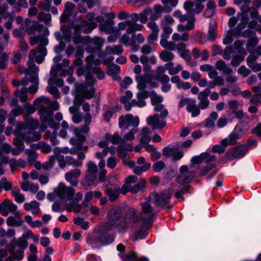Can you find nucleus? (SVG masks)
Wrapping results in <instances>:
<instances>
[{
  "mask_svg": "<svg viewBox=\"0 0 261 261\" xmlns=\"http://www.w3.org/2000/svg\"><path fill=\"white\" fill-rule=\"evenodd\" d=\"M35 51L34 49L30 51L29 55V60L28 62V68H26L23 66H19L18 71L20 73H25L26 76L21 81H17L14 80L12 81L13 85L15 87H18L20 85L22 86H27L29 84V80L28 76L30 77L39 71V67L36 66L34 62L35 58Z\"/></svg>",
  "mask_w": 261,
  "mask_h": 261,
  "instance_id": "obj_1",
  "label": "nucleus"
},
{
  "mask_svg": "<svg viewBox=\"0 0 261 261\" xmlns=\"http://www.w3.org/2000/svg\"><path fill=\"white\" fill-rule=\"evenodd\" d=\"M14 134L16 136L15 139H18L22 143H30L32 142L37 141L41 138L39 132L32 131L27 129L26 124L23 122H18Z\"/></svg>",
  "mask_w": 261,
  "mask_h": 261,
  "instance_id": "obj_2",
  "label": "nucleus"
},
{
  "mask_svg": "<svg viewBox=\"0 0 261 261\" xmlns=\"http://www.w3.org/2000/svg\"><path fill=\"white\" fill-rule=\"evenodd\" d=\"M121 210L118 206H115L109 210L107 213V221L105 223L103 227L106 230H111L113 228H117L120 232Z\"/></svg>",
  "mask_w": 261,
  "mask_h": 261,
  "instance_id": "obj_3",
  "label": "nucleus"
},
{
  "mask_svg": "<svg viewBox=\"0 0 261 261\" xmlns=\"http://www.w3.org/2000/svg\"><path fill=\"white\" fill-rule=\"evenodd\" d=\"M248 130V124L246 122H241L237 125L233 131L226 138L221 141L224 147L228 145H234L237 143V140L242 137Z\"/></svg>",
  "mask_w": 261,
  "mask_h": 261,
  "instance_id": "obj_4",
  "label": "nucleus"
},
{
  "mask_svg": "<svg viewBox=\"0 0 261 261\" xmlns=\"http://www.w3.org/2000/svg\"><path fill=\"white\" fill-rule=\"evenodd\" d=\"M141 220L134 208L130 207L124 214L123 220L121 221L120 232H124L129 227H134Z\"/></svg>",
  "mask_w": 261,
  "mask_h": 261,
  "instance_id": "obj_5",
  "label": "nucleus"
},
{
  "mask_svg": "<svg viewBox=\"0 0 261 261\" xmlns=\"http://www.w3.org/2000/svg\"><path fill=\"white\" fill-rule=\"evenodd\" d=\"M77 90L78 94L76 95L74 99V104L80 107L84 100V98L87 99H91L94 96L95 92V90L94 87H91L90 89L86 86V85H80L77 88Z\"/></svg>",
  "mask_w": 261,
  "mask_h": 261,
  "instance_id": "obj_6",
  "label": "nucleus"
},
{
  "mask_svg": "<svg viewBox=\"0 0 261 261\" xmlns=\"http://www.w3.org/2000/svg\"><path fill=\"white\" fill-rule=\"evenodd\" d=\"M151 200L141 203V209L143 214L141 215V220L143 226L149 227L151 226L155 213L153 208L150 204Z\"/></svg>",
  "mask_w": 261,
  "mask_h": 261,
  "instance_id": "obj_7",
  "label": "nucleus"
},
{
  "mask_svg": "<svg viewBox=\"0 0 261 261\" xmlns=\"http://www.w3.org/2000/svg\"><path fill=\"white\" fill-rule=\"evenodd\" d=\"M195 172L189 170L186 165H182L180 167L179 173L176 177V181L180 185L188 184L195 177Z\"/></svg>",
  "mask_w": 261,
  "mask_h": 261,
  "instance_id": "obj_8",
  "label": "nucleus"
},
{
  "mask_svg": "<svg viewBox=\"0 0 261 261\" xmlns=\"http://www.w3.org/2000/svg\"><path fill=\"white\" fill-rule=\"evenodd\" d=\"M172 197V192L169 189L165 190L160 194L152 193L149 195V199L154 201L158 206H163L168 203Z\"/></svg>",
  "mask_w": 261,
  "mask_h": 261,
  "instance_id": "obj_9",
  "label": "nucleus"
},
{
  "mask_svg": "<svg viewBox=\"0 0 261 261\" xmlns=\"http://www.w3.org/2000/svg\"><path fill=\"white\" fill-rule=\"evenodd\" d=\"M75 193V190L71 187L66 186L63 183H60L56 190L57 196L67 201L71 200Z\"/></svg>",
  "mask_w": 261,
  "mask_h": 261,
  "instance_id": "obj_10",
  "label": "nucleus"
},
{
  "mask_svg": "<svg viewBox=\"0 0 261 261\" xmlns=\"http://www.w3.org/2000/svg\"><path fill=\"white\" fill-rule=\"evenodd\" d=\"M139 118L138 116L134 117L132 114H128L125 116L122 115L119 117V127L120 128L125 127L128 128L130 126L136 127L139 125Z\"/></svg>",
  "mask_w": 261,
  "mask_h": 261,
  "instance_id": "obj_11",
  "label": "nucleus"
},
{
  "mask_svg": "<svg viewBox=\"0 0 261 261\" xmlns=\"http://www.w3.org/2000/svg\"><path fill=\"white\" fill-rule=\"evenodd\" d=\"M160 114H155L153 116H150L146 119L148 124L151 126L153 129H162L166 125V122L164 119L167 117H163L162 111H160Z\"/></svg>",
  "mask_w": 261,
  "mask_h": 261,
  "instance_id": "obj_12",
  "label": "nucleus"
},
{
  "mask_svg": "<svg viewBox=\"0 0 261 261\" xmlns=\"http://www.w3.org/2000/svg\"><path fill=\"white\" fill-rule=\"evenodd\" d=\"M34 105L39 110L40 117L51 112L49 108V99L45 96L37 98L33 102Z\"/></svg>",
  "mask_w": 261,
  "mask_h": 261,
  "instance_id": "obj_13",
  "label": "nucleus"
},
{
  "mask_svg": "<svg viewBox=\"0 0 261 261\" xmlns=\"http://www.w3.org/2000/svg\"><path fill=\"white\" fill-rule=\"evenodd\" d=\"M150 99L152 105L154 106V111L158 112L162 111V115L163 117L167 116L168 115V110L165 108L164 105L161 104L163 99V97L158 95L154 91H152Z\"/></svg>",
  "mask_w": 261,
  "mask_h": 261,
  "instance_id": "obj_14",
  "label": "nucleus"
},
{
  "mask_svg": "<svg viewBox=\"0 0 261 261\" xmlns=\"http://www.w3.org/2000/svg\"><path fill=\"white\" fill-rule=\"evenodd\" d=\"M247 148L243 145H240L229 150L226 154L227 159L233 160L240 159L246 154Z\"/></svg>",
  "mask_w": 261,
  "mask_h": 261,
  "instance_id": "obj_15",
  "label": "nucleus"
},
{
  "mask_svg": "<svg viewBox=\"0 0 261 261\" xmlns=\"http://www.w3.org/2000/svg\"><path fill=\"white\" fill-rule=\"evenodd\" d=\"M86 166L87 170L86 171L85 180L87 182H93L97 178L98 171L97 166L92 161L88 162Z\"/></svg>",
  "mask_w": 261,
  "mask_h": 261,
  "instance_id": "obj_16",
  "label": "nucleus"
},
{
  "mask_svg": "<svg viewBox=\"0 0 261 261\" xmlns=\"http://www.w3.org/2000/svg\"><path fill=\"white\" fill-rule=\"evenodd\" d=\"M172 11V8L167 6L162 7L160 5H155L151 9L149 19L150 21H153L160 18L163 12L169 13Z\"/></svg>",
  "mask_w": 261,
  "mask_h": 261,
  "instance_id": "obj_17",
  "label": "nucleus"
},
{
  "mask_svg": "<svg viewBox=\"0 0 261 261\" xmlns=\"http://www.w3.org/2000/svg\"><path fill=\"white\" fill-rule=\"evenodd\" d=\"M184 7L187 13L191 15H194L202 11L204 6L200 3H196L195 5L193 2L187 1L184 3Z\"/></svg>",
  "mask_w": 261,
  "mask_h": 261,
  "instance_id": "obj_18",
  "label": "nucleus"
},
{
  "mask_svg": "<svg viewBox=\"0 0 261 261\" xmlns=\"http://www.w3.org/2000/svg\"><path fill=\"white\" fill-rule=\"evenodd\" d=\"M43 33V36H48L49 31L47 28L44 27L43 25L40 24L36 21L33 22V24L26 29V32L28 35L36 34L38 32L40 34L41 32Z\"/></svg>",
  "mask_w": 261,
  "mask_h": 261,
  "instance_id": "obj_19",
  "label": "nucleus"
},
{
  "mask_svg": "<svg viewBox=\"0 0 261 261\" xmlns=\"http://www.w3.org/2000/svg\"><path fill=\"white\" fill-rule=\"evenodd\" d=\"M211 93L210 88H205L202 91L199 93L198 99L199 100V107L202 110H204L208 107L210 101L208 99V96Z\"/></svg>",
  "mask_w": 261,
  "mask_h": 261,
  "instance_id": "obj_20",
  "label": "nucleus"
},
{
  "mask_svg": "<svg viewBox=\"0 0 261 261\" xmlns=\"http://www.w3.org/2000/svg\"><path fill=\"white\" fill-rule=\"evenodd\" d=\"M42 123H46L50 128H54L56 130L59 128L60 125L56 123L53 119V113L50 112L45 115H43L40 117Z\"/></svg>",
  "mask_w": 261,
  "mask_h": 261,
  "instance_id": "obj_21",
  "label": "nucleus"
},
{
  "mask_svg": "<svg viewBox=\"0 0 261 261\" xmlns=\"http://www.w3.org/2000/svg\"><path fill=\"white\" fill-rule=\"evenodd\" d=\"M81 175V171L79 169H75L67 172L65 175L66 180L72 186L76 187L78 181L76 179Z\"/></svg>",
  "mask_w": 261,
  "mask_h": 261,
  "instance_id": "obj_22",
  "label": "nucleus"
},
{
  "mask_svg": "<svg viewBox=\"0 0 261 261\" xmlns=\"http://www.w3.org/2000/svg\"><path fill=\"white\" fill-rule=\"evenodd\" d=\"M94 25L87 20H83L80 23L74 26L73 29L75 32L82 31L85 34L90 33L92 30L95 28Z\"/></svg>",
  "mask_w": 261,
  "mask_h": 261,
  "instance_id": "obj_23",
  "label": "nucleus"
},
{
  "mask_svg": "<svg viewBox=\"0 0 261 261\" xmlns=\"http://www.w3.org/2000/svg\"><path fill=\"white\" fill-rule=\"evenodd\" d=\"M147 26L152 31V33L148 37V41L152 42L156 41L160 31L158 25L155 22L149 21L147 23Z\"/></svg>",
  "mask_w": 261,
  "mask_h": 261,
  "instance_id": "obj_24",
  "label": "nucleus"
},
{
  "mask_svg": "<svg viewBox=\"0 0 261 261\" xmlns=\"http://www.w3.org/2000/svg\"><path fill=\"white\" fill-rule=\"evenodd\" d=\"M114 23L113 20H106L99 24V29L101 31H105L108 34H112L116 32V28L113 27Z\"/></svg>",
  "mask_w": 261,
  "mask_h": 261,
  "instance_id": "obj_25",
  "label": "nucleus"
},
{
  "mask_svg": "<svg viewBox=\"0 0 261 261\" xmlns=\"http://www.w3.org/2000/svg\"><path fill=\"white\" fill-rule=\"evenodd\" d=\"M35 51V58L34 60L38 64H41L44 60V57L47 54L46 48L43 45H39L37 49H34Z\"/></svg>",
  "mask_w": 261,
  "mask_h": 261,
  "instance_id": "obj_26",
  "label": "nucleus"
},
{
  "mask_svg": "<svg viewBox=\"0 0 261 261\" xmlns=\"http://www.w3.org/2000/svg\"><path fill=\"white\" fill-rule=\"evenodd\" d=\"M23 222L19 212H16L14 216H9L7 219V224L9 226H20Z\"/></svg>",
  "mask_w": 261,
  "mask_h": 261,
  "instance_id": "obj_27",
  "label": "nucleus"
},
{
  "mask_svg": "<svg viewBox=\"0 0 261 261\" xmlns=\"http://www.w3.org/2000/svg\"><path fill=\"white\" fill-rule=\"evenodd\" d=\"M74 7L75 5L71 2H67L65 4V9L60 17L61 21H66L69 18Z\"/></svg>",
  "mask_w": 261,
  "mask_h": 261,
  "instance_id": "obj_28",
  "label": "nucleus"
},
{
  "mask_svg": "<svg viewBox=\"0 0 261 261\" xmlns=\"http://www.w3.org/2000/svg\"><path fill=\"white\" fill-rule=\"evenodd\" d=\"M135 79L138 84V89L143 90L146 88L147 83L149 81V76L147 74H144L142 75H136Z\"/></svg>",
  "mask_w": 261,
  "mask_h": 261,
  "instance_id": "obj_29",
  "label": "nucleus"
},
{
  "mask_svg": "<svg viewBox=\"0 0 261 261\" xmlns=\"http://www.w3.org/2000/svg\"><path fill=\"white\" fill-rule=\"evenodd\" d=\"M28 245L27 241L24 237H20L17 239L14 238L10 243V245L13 250L16 247L20 248V249H25L28 247Z\"/></svg>",
  "mask_w": 261,
  "mask_h": 261,
  "instance_id": "obj_30",
  "label": "nucleus"
},
{
  "mask_svg": "<svg viewBox=\"0 0 261 261\" xmlns=\"http://www.w3.org/2000/svg\"><path fill=\"white\" fill-rule=\"evenodd\" d=\"M39 206V203L34 200L30 203H24L23 207L26 211H31L33 215H38L40 211Z\"/></svg>",
  "mask_w": 261,
  "mask_h": 261,
  "instance_id": "obj_31",
  "label": "nucleus"
},
{
  "mask_svg": "<svg viewBox=\"0 0 261 261\" xmlns=\"http://www.w3.org/2000/svg\"><path fill=\"white\" fill-rule=\"evenodd\" d=\"M11 146L8 143H3L0 149V162L2 163H7L8 162V158L7 156L4 155V153L8 154L10 152Z\"/></svg>",
  "mask_w": 261,
  "mask_h": 261,
  "instance_id": "obj_32",
  "label": "nucleus"
},
{
  "mask_svg": "<svg viewBox=\"0 0 261 261\" xmlns=\"http://www.w3.org/2000/svg\"><path fill=\"white\" fill-rule=\"evenodd\" d=\"M13 144L16 146L15 148H12L11 147V149L10 152L14 155H17L20 154L21 152H22L25 148V146L23 143L20 142L18 139H14L13 140Z\"/></svg>",
  "mask_w": 261,
  "mask_h": 261,
  "instance_id": "obj_33",
  "label": "nucleus"
},
{
  "mask_svg": "<svg viewBox=\"0 0 261 261\" xmlns=\"http://www.w3.org/2000/svg\"><path fill=\"white\" fill-rule=\"evenodd\" d=\"M106 53L108 55H121L123 52V48L121 45L107 46L105 48Z\"/></svg>",
  "mask_w": 261,
  "mask_h": 261,
  "instance_id": "obj_34",
  "label": "nucleus"
},
{
  "mask_svg": "<svg viewBox=\"0 0 261 261\" xmlns=\"http://www.w3.org/2000/svg\"><path fill=\"white\" fill-rule=\"evenodd\" d=\"M257 58V56H256L254 55H251L247 59V65L254 71H257L261 70V64H257L255 62Z\"/></svg>",
  "mask_w": 261,
  "mask_h": 261,
  "instance_id": "obj_35",
  "label": "nucleus"
},
{
  "mask_svg": "<svg viewBox=\"0 0 261 261\" xmlns=\"http://www.w3.org/2000/svg\"><path fill=\"white\" fill-rule=\"evenodd\" d=\"M31 147L33 149H41L43 153H48L51 151V147L43 141L39 142L36 144H31Z\"/></svg>",
  "mask_w": 261,
  "mask_h": 261,
  "instance_id": "obj_36",
  "label": "nucleus"
},
{
  "mask_svg": "<svg viewBox=\"0 0 261 261\" xmlns=\"http://www.w3.org/2000/svg\"><path fill=\"white\" fill-rule=\"evenodd\" d=\"M87 243L92 248H98L101 246L99 237L96 234H92L87 237Z\"/></svg>",
  "mask_w": 261,
  "mask_h": 261,
  "instance_id": "obj_37",
  "label": "nucleus"
},
{
  "mask_svg": "<svg viewBox=\"0 0 261 261\" xmlns=\"http://www.w3.org/2000/svg\"><path fill=\"white\" fill-rule=\"evenodd\" d=\"M38 75V72L30 77V81L33 84V85H32L29 89H28V91L30 93L34 94L38 90V85L39 84Z\"/></svg>",
  "mask_w": 261,
  "mask_h": 261,
  "instance_id": "obj_38",
  "label": "nucleus"
},
{
  "mask_svg": "<svg viewBox=\"0 0 261 261\" xmlns=\"http://www.w3.org/2000/svg\"><path fill=\"white\" fill-rule=\"evenodd\" d=\"M24 120L26 122V125H29L31 130L34 131L39 125V121L36 119H34L31 116L25 115L24 116Z\"/></svg>",
  "mask_w": 261,
  "mask_h": 261,
  "instance_id": "obj_39",
  "label": "nucleus"
},
{
  "mask_svg": "<svg viewBox=\"0 0 261 261\" xmlns=\"http://www.w3.org/2000/svg\"><path fill=\"white\" fill-rule=\"evenodd\" d=\"M178 147L176 145H170L163 149L162 154L164 156H171L178 150Z\"/></svg>",
  "mask_w": 261,
  "mask_h": 261,
  "instance_id": "obj_40",
  "label": "nucleus"
},
{
  "mask_svg": "<svg viewBox=\"0 0 261 261\" xmlns=\"http://www.w3.org/2000/svg\"><path fill=\"white\" fill-rule=\"evenodd\" d=\"M101 245L105 246L111 244L114 241V236L107 233H102L99 236Z\"/></svg>",
  "mask_w": 261,
  "mask_h": 261,
  "instance_id": "obj_41",
  "label": "nucleus"
},
{
  "mask_svg": "<svg viewBox=\"0 0 261 261\" xmlns=\"http://www.w3.org/2000/svg\"><path fill=\"white\" fill-rule=\"evenodd\" d=\"M20 90H17L15 91V95L16 97L19 98L21 102H25L28 99V96L27 95L28 90L26 88L25 86H23Z\"/></svg>",
  "mask_w": 261,
  "mask_h": 261,
  "instance_id": "obj_42",
  "label": "nucleus"
},
{
  "mask_svg": "<svg viewBox=\"0 0 261 261\" xmlns=\"http://www.w3.org/2000/svg\"><path fill=\"white\" fill-rule=\"evenodd\" d=\"M30 43L31 45H34L36 44L38 41L41 42L42 45L44 46L48 44V40L46 38L42 37L41 34H38L37 36H32L30 37Z\"/></svg>",
  "mask_w": 261,
  "mask_h": 261,
  "instance_id": "obj_43",
  "label": "nucleus"
},
{
  "mask_svg": "<svg viewBox=\"0 0 261 261\" xmlns=\"http://www.w3.org/2000/svg\"><path fill=\"white\" fill-rule=\"evenodd\" d=\"M9 164L12 169L17 167L24 168L26 166L25 161L21 159H19L18 160L12 159L9 161Z\"/></svg>",
  "mask_w": 261,
  "mask_h": 261,
  "instance_id": "obj_44",
  "label": "nucleus"
},
{
  "mask_svg": "<svg viewBox=\"0 0 261 261\" xmlns=\"http://www.w3.org/2000/svg\"><path fill=\"white\" fill-rule=\"evenodd\" d=\"M161 60L164 62H169L173 60L174 56L171 51L163 50L161 52L159 55Z\"/></svg>",
  "mask_w": 261,
  "mask_h": 261,
  "instance_id": "obj_45",
  "label": "nucleus"
},
{
  "mask_svg": "<svg viewBox=\"0 0 261 261\" xmlns=\"http://www.w3.org/2000/svg\"><path fill=\"white\" fill-rule=\"evenodd\" d=\"M161 45L166 50L173 51L176 49V44L174 41H168V39L161 40Z\"/></svg>",
  "mask_w": 261,
  "mask_h": 261,
  "instance_id": "obj_46",
  "label": "nucleus"
},
{
  "mask_svg": "<svg viewBox=\"0 0 261 261\" xmlns=\"http://www.w3.org/2000/svg\"><path fill=\"white\" fill-rule=\"evenodd\" d=\"M218 117V114L215 112H212L210 117H208L205 122V126L208 128H213L215 126V120H216Z\"/></svg>",
  "mask_w": 261,
  "mask_h": 261,
  "instance_id": "obj_47",
  "label": "nucleus"
},
{
  "mask_svg": "<svg viewBox=\"0 0 261 261\" xmlns=\"http://www.w3.org/2000/svg\"><path fill=\"white\" fill-rule=\"evenodd\" d=\"M11 193L14 197L16 202L21 203L24 201V196L19 192V190L18 188H14L11 191Z\"/></svg>",
  "mask_w": 261,
  "mask_h": 261,
  "instance_id": "obj_48",
  "label": "nucleus"
},
{
  "mask_svg": "<svg viewBox=\"0 0 261 261\" xmlns=\"http://www.w3.org/2000/svg\"><path fill=\"white\" fill-rule=\"evenodd\" d=\"M118 255L122 261H137V253L134 252H132L127 254L120 253Z\"/></svg>",
  "mask_w": 261,
  "mask_h": 261,
  "instance_id": "obj_49",
  "label": "nucleus"
},
{
  "mask_svg": "<svg viewBox=\"0 0 261 261\" xmlns=\"http://www.w3.org/2000/svg\"><path fill=\"white\" fill-rule=\"evenodd\" d=\"M244 43V40H237L234 41L232 47L236 49V53L239 54H246L245 49L243 48V45Z\"/></svg>",
  "mask_w": 261,
  "mask_h": 261,
  "instance_id": "obj_50",
  "label": "nucleus"
},
{
  "mask_svg": "<svg viewBox=\"0 0 261 261\" xmlns=\"http://www.w3.org/2000/svg\"><path fill=\"white\" fill-rule=\"evenodd\" d=\"M107 194L109 196L110 201H114L116 200L119 195V190L118 189H111L107 188L106 190Z\"/></svg>",
  "mask_w": 261,
  "mask_h": 261,
  "instance_id": "obj_51",
  "label": "nucleus"
},
{
  "mask_svg": "<svg viewBox=\"0 0 261 261\" xmlns=\"http://www.w3.org/2000/svg\"><path fill=\"white\" fill-rule=\"evenodd\" d=\"M150 163H145L142 166H136L133 169V172L136 175H140L143 172L147 171L150 168Z\"/></svg>",
  "mask_w": 261,
  "mask_h": 261,
  "instance_id": "obj_52",
  "label": "nucleus"
},
{
  "mask_svg": "<svg viewBox=\"0 0 261 261\" xmlns=\"http://www.w3.org/2000/svg\"><path fill=\"white\" fill-rule=\"evenodd\" d=\"M146 235V231L143 228H140L131 236L130 239L133 241H136L138 240L144 239Z\"/></svg>",
  "mask_w": 261,
  "mask_h": 261,
  "instance_id": "obj_53",
  "label": "nucleus"
},
{
  "mask_svg": "<svg viewBox=\"0 0 261 261\" xmlns=\"http://www.w3.org/2000/svg\"><path fill=\"white\" fill-rule=\"evenodd\" d=\"M189 35L187 32L184 33L181 35L177 33H174L172 36V39L174 42L179 40L186 41L189 40Z\"/></svg>",
  "mask_w": 261,
  "mask_h": 261,
  "instance_id": "obj_54",
  "label": "nucleus"
},
{
  "mask_svg": "<svg viewBox=\"0 0 261 261\" xmlns=\"http://www.w3.org/2000/svg\"><path fill=\"white\" fill-rule=\"evenodd\" d=\"M91 116L90 113H87L85 116V124L81 127V128H79L81 131L82 133L87 134L89 130V125L91 122Z\"/></svg>",
  "mask_w": 261,
  "mask_h": 261,
  "instance_id": "obj_55",
  "label": "nucleus"
},
{
  "mask_svg": "<svg viewBox=\"0 0 261 261\" xmlns=\"http://www.w3.org/2000/svg\"><path fill=\"white\" fill-rule=\"evenodd\" d=\"M56 159L55 156L51 155L48 160L42 164V168L45 170H48L53 168L55 164Z\"/></svg>",
  "mask_w": 261,
  "mask_h": 261,
  "instance_id": "obj_56",
  "label": "nucleus"
},
{
  "mask_svg": "<svg viewBox=\"0 0 261 261\" xmlns=\"http://www.w3.org/2000/svg\"><path fill=\"white\" fill-rule=\"evenodd\" d=\"M25 153L28 155V160L30 164H33L38 156L37 152L33 149H27Z\"/></svg>",
  "mask_w": 261,
  "mask_h": 261,
  "instance_id": "obj_57",
  "label": "nucleus"
},
{
  "mask_svg": "<svg viewBox=\"0 0 261 261\" xmlns=\"http://www.w3.org/2000/svg\"><path fill=\"white\" fill-rule=\"evenodd\" d=\"M24 249H20L19 250H16V251L14 252V250L12 248V249L10 250L11 253L12 254V257H13L14 260L15 259L17 260H21L24 257Z\"/></svg>",
  "mask_w": 261,
  "mask_h": 261,
  "instance_id": "obj_58",
  "label": "nucleus"
},
{
  "mask_svg": "<svg viewBox=\"0 0 261 261\" xmlns=\"http://www.w3.org/2000/svg\"><path fill=\"white\" fill-rule=\"evenodd\" d=\"M244 54H239L232 57L231 62V65L233 67L238 66L240 63L244 60Z\"/></svg>",
  "mask_w": 261,
  "mask_h": 261,
  "instance_id": "obj_59",
  "label": "nucleus"
},
{
  "mask_svg": "<svg viewBox=\"0 0 261 261\" xmlns=\"http://www.w3.org/2000/svg\"><path fill=\"white\" fill-rule=\"evenodd\" d=\"M37 17L39 21H44L45 24L49 25L51 21V16L50 13L41 12L38 14Z\"/></svg>",
  "mask_w": 261,
  "mask_h": 261,
  "instance_id": "obj_60",
  "label": "nucleus"
},
{
  "mask_svg": "<svg viewBox=\"0 0 261 261\" xmlns=\"http://www.w3.org/2000/svg\"><path fill=\"white\" fill-rule=\"evenodd\" d=\"M66 164L69 166H72L74 167H77L81 166L82 162L80 161L75 160L71 156H66Z\"/></svg>",
  "mask_w": 261,
  "mask_h": 261,
  "instance_id": "obj_61",
  "label": "nucleus"
},
{
  "mask_svg": "<svg viewBox=\"0 0 261 261\" xmlns=\"http://www.w3.org/2000/svg\"><path fill=\"white\" fill-rule=\"evenodd\" d=\"M151 9L148 8L143 10L139 14L140 21L142 23H145L148 20V16H150Z\"/></svg>",
  "mask_w": 261,
  "mask_h": 261,
  "instance_id": "obj_62",
  "label": "nucleus"
},
{
  "mask_svg": "<svg viewBox=\"0 0 261 261\" xmlns=\"http://www.w3.org/2000/svg\"><path fill=\"white\" fill-rule=\"evenodd\" d=\"M163 32L161 34V39H168L170 35L172 33V29L169 26H161Z\"/></svg>",
  "mask_w": 261,
  "mask_h": 261,
  "instance_id": "obj_63",
  "label": "nucleus"
},
{
  "mask_svg": "<svg viewBox=\"0 0 261 261\" xmlns=\"http://www.w3.org/2000/svg\"><path fill=\"white\" fill-rule=\"evenodd\" d=\"M106 139L107 141L111 142L114 144H116L120 142V137L116 133L113 135L110 134H107L106 135Z\"/></svg>",
  "mask_w": 261,
  "mask_h": 261,
  "instance_id": "obj_64",
  "label": "nucleus"
}]
</instances>
